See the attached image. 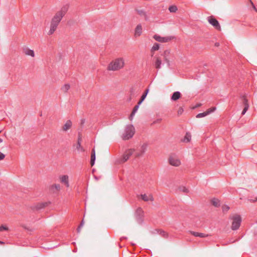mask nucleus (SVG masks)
I'll list each match as a JSON object with an SVG mask.
<instances>
[{"mask_svg":"<svg viewBox=\"0 0 257 257\" xmlns=\"http://www.w3.org/2000/svg\"><path fill=\"white\" fill-rule=\"evenodd\" d=\"M51 190H53L54 192L55 191H54V189L56 191H58L59 190H60V185L59 184H54L52 186H51Z\"/></svg>","mask_w":257,"mask_h":257,"instance_id":"obj_27","label":"nucleus"},{"mask_svg":"<svg viewBox=\"0 0 257 257\" xmlns=\"http://www.w3.org/2000/svg\"><path fill=\"white\" fill-rule=\"evenodd\" d=\"M141 197L142 200H143L145 201H148L149 200L153 201V198L152 195H147L146 194H141Z\"/></svg>","mask_w":257,"mask_h":257,"instance_id":"obj_14","label":"nucleus"},{"mask_svg":"<svg viewBox=\"0 0 257 257\" xmlns=\"http://www.w3.org/2000/svg\"><path fill=\"white\" fill-rule=\"evenodd\" d=\"M135 153H141V152L140 151V150L139 149H138L137 150V151L135 152Z\"/></svg>","mask_w":257,"mask_h":257,"instance_id":"obj_45","label":"nucleus"},{"mask_svg":"<svg viewBox=\"0 0 257 257\" xmlns=\"http://www.w3.org/2000/svg\"><path fill=\"white\" fill-rule=\"evenodd\" d=\"M9 228L7 226L4 225L0 226V231H2L3 230H8Z\"/></svg>","mask_w":257,"mask_h":257,"instance_id":"obj_37","label":"nucleus"},{"mask_svg":"<svg viewBox=\"0 0 257 257\" xmlns=\"http://www.w3.org/2000/svg\"><path fill=\"white\" fill-rule=\"evenodd\" d=\"M142 27L141 24L137 26L135 31V36L136 37H139L142 33Z\"/></svg>","mask_w":257,"mask_h":257,"instance_id":"obj_11","label":"nucleus"},{"mask_svg":"<svg viewBox=\"0 0 257 257\" xmlns=\"http://www.w3.org/2000/svg\"><path fill=\"white\" fill-rule=\"evenodd\" d=\"M208 236H209L208 234H204L203 233H199V237H201V238L206 237H207Z\"/></svg>","mask_w":257,"mask_h":257,"instance_id":"obj_39","label":"nucleus"},{"mask_svg":"<svg viewBox=\"0 0 257 257\" xmlns=\"http://www.w3.org/2000/svg\"><path fill=\"white\" fill-rule=\"evenodd\" d=\"M251 4H252V5H253L252 3H251ZM253 7L254 9V10H256V9H255V7H254V6H253Z\"/></svg>","mask_w":257,"mask_h":257,"instance_id":"obj_50","label":"nucleus"},{"mask_svg":"<svg viewBox=\"0 0 257 257\" xmlns=\"http://www.w3.org/2000/svg\"><path fill=\"white\" fill-rule=\"evenodd\" d=\"M72 126V122L70 120H68L62 127V130L64 132L67 131Z\"/></svg>","mask_w":257,"mask_h":257,"instance_id":"obj_13","label":"nucleus"},{"mask_svg":"<svg viewBox=\"0 0 257 257\" xmlns=\"http://www.w3.org/2000/svg\"><path fill=\"white\" fill-rule=\"evenodd\" d=\"M234 241H231L230 243L234 242Z\"/></svg>","mask_w":257,"mask_h":257,"instance_id":"obj_52","label":"nucleus"},{"mask_svg":"<svg viewBox=\"0 0 257 257\" xmlns=\"http://www.w3.org/2000/svg\"><path fill=\"white\" fill-rule=\"evenodd\" d=\"M137 93L138 91H136L135 88H132L130 91V98L128 100L131 101L133 98L136 97Z\"/></svg>","mask_w":257,"mask_h":257,"instance_id":"obj_15","label":"nucleus"},{"mask_svg":"<svg viewBox=\"0 0 257 257\" xmlns=\"http://www.w3.org/2000/svg\"><path fill=\"white\" fill-rule=\"evenodd\" d=\"M149 91V89L148 88H147L145 90L144 93L142 95L140 100L139 101V105H140L143 102V101L145 100Z\"/></svg>","mask_w":257,"mask_h":257,"instance_id":"obj_21","label":"nucleus"},{"mask_svg":"<svg viewBox=\"0 0 257 257\" xmlns=\"http://www.w3.org/2000/svg\"><path fill=\"white\" fill-rule=\"evenodd\" d=\"M69 88L70 85L69 84H65L63 87H62V90L64 92H66L69 90Z\"/></svg>","mask_w":257,"mask_h":257,"instance_id":"obj_33","label":"nucleus"},{"mask_svg":"<svg viewBox=\"0 0 257 257\" xmlns=\"http://www.w3.org/2000/svg\"><path fill=\"white\" fill-rule=\"evenodd\" d=\"M124 65L123 58H117L112 60L108 65L107 69L110 71H117L122 69Z\"/></svg>","mask_w":257,"mask_h":257,"instance_id":"obj_2","label":"nucleus"},{"mask_svg":"<svg viewBox=\"0 0 257 257\" xmlns=\"http://www.w3.org/2000/svg\"><path fill=\"white\" fill-rule=\"evenodd\" d=\"M136 217L138 223L142 224L144 221V216H136Z\"/></svg>","mask_w":257,"mask_h":257,"instance_id":"obj_28","label":"nucleus"},{"mask_svg":"<svg viewBox=\"0 0 257 257\" xmlns=\"http://www.w3.org/2000/svg\"><path fill=\"white\" fill-rule=\"evenodd\" d=\"M179 190L180 191H182L184 193H188V190L187 188H186L184 186H181L179 188Z\"/></svg>","mask_w":257,"mask_h":257,"instance_id":"obj_34","label":"nucleus"},{"mask_svg":"<svg viewBox=\"0 0 257 257\" xmlns=\"http://www.w3.org/2000/svg\"><path fill=\"white\" fill-rule=\"evenodd\" d=\"M83 123H84V119H82L81 120V124H83Z\"/></svg>","mask_w":257,"mask_h":257,"instance_id":"obj_46","label":"nucleus"},{"mask_svg":"<svg viewBox=\"0 0 257 257\" xmlns=\"http://www.w3.org/2000/svg\"><path fill=\"white\" fill-rule=\"evenodd\" d=\"M24 53L27 55L31 56L33 57L35 56V53L33 50H31L28 48H25L23 50Z\"/></svg>","mask_w":257,"mask_h":257,"instance_id":"obj_16","label":"nucleus"},{"mask_svg":"<svg viewBox=\"0 0 257 257\" xmlns=\"http://www.w3.org/2000/svg\"><path fill=\"white\" fill-rule=\"evenodd\" d=\"M60 179L61 183L64 184L67 187H69L68 176L67 175L62 176L60 177Z\"/></svg>","mask_w":257,"mask_h":257,"instance_id":"obj_12","label":"nucleus"},{"mask_svg":"<svg viewBox=\"0 0 257 257\" xmlns=\"http://www.w3.org/2000/svg\"><path fill=\"white\" fill-rule=\"evenodd\" d=\"M68 5H65L61 8L60 11L57 12L55 14L51 22L50 30L48 33L49 35H52L56 31L62 18L67 13L68 10Z\"/></svg>","mask_w":257,"mask_h":257,"instance_id":"obj_1","label":"nucleus"},{"mask_svg":"<svg viewBox=\"0 0 257 257\" xmlns=\"http://www.w3.org/2000/svg\"><path fill=\"white\" fill-rule=\"evenodd\" d=\"M138 12L140 15H142V14H144V12L142 10L138 11Z\"/></svg>","mask_w":257,"mask_h":257,"instance_id":"obj_43","label":"nucleus"},{"mask_svg":"<svg viewBox=\"0 0 257 257\" xmlns=\"http://www.w3.org/2000/svg\"><path fill=\"white\" fill-rule=\"evenodd\" d=\"M76 149L78 151H83L84 150L81 146V143L79 141H77V144L76 146Z\"/></svg>","mask_w":257,"mask_h":257,"instance_id":"obj_32","label":"nucleus"},{"mask_svg":"<svg viewBox=\"0 0 257 257\" xmlns=\"http://www.w3.org/2000/svg\"><path fill=\"white\" fill-rule=\"evenodd\" d=\"M78 141H79L81 143V137L80 134H79Z\"/></svg>","mask_w":257,"mask_h":257,"instance_id":"obj_44","label":"nucleus"},{"mask_svg":"<svg viewBox=\"0 0 257 257\" xmlns=\"http://www.w3.org/2000/svg\"><path fill=\"white\" fill-rule=\"evenodd\" d=\"M136 216H144V211L141 208H139L137 209Z\"/></svg>","mask_w":257,"mask_h":257,"instance_id":"obj_26","label":"nucleus"},{"mask_svg":"<svg viewBox=\"0 0 257 257\" xmlns=\"http://www.w3.org/2000/svg\"><path fill=\"white\" fill-rule=\"evenodd\" d=\"M135 151L136 150L133 149H130L126 150L122 157L118 160V163L122 164L127 161Z\"/></svg>","mask_w":257,"mask_h":257,"instance_id":"obj_5","label":"nucleus"},{"mask_svg":"<svg viewBox=\"0 0 257 257\" xmlns=\"http://www.w3.org/2000/svg\"><path fill=\"white\" fill-rule=\"evenodd\" d=\"M230 218L232 220L231 229L233 230H236L239 228L241 222L240 215L235 214L233 215Z\"/></svg>","mask_w":257,"mask_h":257,"instance_id":"obj_4","label":"nucleus"},{"mask_svg":"<svg viewBox=\"0 0 257 257\" xmlns=\"http://www.w3.org/2000/svg\"><path fill=\"white\" fill-rule=\"evenodd\" d=\"M248 201L250 202H254L255 201H257V197H255L254 199H248Z\"/></svg>","mask_w":257,"mask_h":257,"instance_id":"obj_41","label":"nucleus"},{"mask_svg":"<svg viewBox=\"0 0 257 257\" xmlns=\"http://www.w3.org/2000/svg\"><path fill=\"white\" fill-rule=\"evenodd\" d=\"M159 47H160V46H159V44L155 43L152 48L151 51H155L158 50L159 49Z\"/></svg>","mask_w":257,"mask_h":257,"instance_id":"obj_30","label":"nucleus"},{"mask_svg":"<svg viewBox=\"0 0 257 257\" xmlns=\"http://www.w3.org/2000/svg\"><path fill=\"white\" fill-rule=\"evenodd\" d=\"M170 164L174 166H179L181 164V162L178 157L175 154H172L169 159Z\"/></svg>","mask_w":257,"mask_h":257,"instance_id":"obj_6","label":"nucleus"},{"mask_svg":"<svg viewBox=\"0 0 257 257\" xmlns=\"http://www.w3.org/2000/svg\"><path fill=\"white\" fill-rule=\"evenodd\" d=\"M2 142H3V140L1 138H0V143H2Z\"/></svg>","mask_w":257,"mask_h":257,"instance_id":"obj_49","label":"nucleus"},{"mask_svg":"<svg viewBox=\"0 0 257 257\" xmlns=\"http://www.w3.org/2000/svg\"><path fill=\"white\" fill-rule=\"evenodd\" d=\"M95 161V152L94 149H93L91 151V160H90V164L91 166H93L94 165Z\"/></svg>","mask_w":257,"mask_h":257,"instance_id":"obj_19","label":"nucleus"},{"mask_svg":"<svg viewBox=\"0 0 257 257\" xmlns=\"http://www.w3.org/2000/svg\"><path fill=\"white\" fill-rule=\"evenodd\" d=\"M147 148V144H144L143 145H142L141 146L140 148L139 149V150L141 152V153H135V157L136 158H139V157L142 156L145 153V152H146Z\"/></svg>","mask_w":257,"mask_h":257,"instance_id":"obj_9","label":"nucleus"},{"mask_svg":"<svg viewBox=\"0 0 257 257\" xmlns=\"http://www.w3.org/2000/svg\"><path fill=\"white\" fill-rule=\"evenodd\" d=\"M191 139V135L189 133H186L183 141L186 143L189 142Z\"/></svg>","mask_w":257,"mask_h":257,"instance_id":"obj_25","label":"nucleus"},{"mask_svg":"<svg viewBox=\"0 0 257 257\" xmlns=\"http://www.w3.org/2000/svg\"><path fill=\"white\" fill-rule=\"evenodd\" d=\"M0 244H4V242L2 241H0Z\"/></svg>","mask_w":257,"mask_h":257,"instance_id":"obj_47","label":"nucleus"},{"mask_svg":"<svg viewBox=\"0 0 257 257\" xmlns=\"http://www.w3.org/2000/svg\"><path fill=\"white\" fill-rule=\"evenodd\" d=\"M161 64L162 61L161 59L158 57L156 58V60L155 62V67H156V68L157 69H160L161 67Z\"/></svg>","mask_w":257,"mask_h":257,"instance_id":"obj_22","label":"nucleus"},{"mask_svg":"<svg viewBox=\"0 0 257 257\" xmlns=\"http://www.w3.org/2000/svg\"><path fill=\"white\" fill-rule=\"evenodd\" d=\"M139 106H140V105H139V102H138V104L136 105L134 107V108L133 109V111H132V113H131V115H130V116L129 117V118H130V119L131 120H132L133 118V117H134V115H135L136 113L137 112V111H138V109L139 108Z\"/></svg>","mask_w":257,"mask_h":257,"instance_id":"obj_17","label":"nucleus"},{"mask_svg":"<svg viewBox=\"0 0 257 257\" xmlns=\"http://www.w3.org/2000/svg\"><path fill=\"white\" fill-rule=\"evenodd\" d=\"M153 38H154V39L156 41H158L159 42H161V43L167 42L172 39L171 37H162L158 35H155L153 36Z\"/></svg>","mask_w":257,"mask_h":257,"instance_id":"obj_8","label":"nucleus"},{"mask_svg":"<svg viewBox=\"0 0 257 257\" xmlns=\"http://www.w3.org/2000/svg\"><path fill=\"white\" fill-rule=\"evenodd\" d=\"M242 99L243 104L244 105V108L241 112V114L244 115L249 108V104L248 103V101L244 95L242 96Z\"/></svg>","mask_w":257,"mask_h":257,"instance_id":"obj_10","label":"nucleus"},{"mask_svg":"<svg viewBox=\"0 0 257 257\" xmlns=\"http://www.w3.org/2000/svg\"><path fill=\"white\" fill-rule=\"evenodd\" d=\"M189 232L193 235V236L195 237H199V232L193 231H190Z\"/></svg>","mask_w":257,"mask_h":257,"instance_id":"obj_36","label":"nucleus"},{"mask_svg":"<svg viewBox=\"0 0 257 257\" xmlns=\"http://www.w3.org/2000/svg\"><path fill=\"white\" fill-rule=\"evenodd\" d=\"M48 204V203L47 202H42V203H39L37 204L36 206V210H39L43 208L45 206H47Z\"/></svg>","mask_w":257,"mask_h":257,"instance_id":"obj_23","label":"nucleus"},{"mask_svg":"<svg viewBox=\"0 0 257 257\" xmlns=\"http://www.w3.org/2000/svg\"><path fill=\"white\" fill-rule=\"evenodd\" d=\"M83 224H84V222H83V221L82 220V222H81L80 225L78 226V227L77 229L78 232H79L80 231L81 228V227L83 226Z\"/></svg>","mask_w":257,"mask_h":257,"instance_id":"obj_40","label":"nucleus"},{"mask_svg":"<svg viewBox=\"0 0 257 257\" xmlns=\"http://www.w3.org/2000/svg\"><path fill=\"white\" fill-rule=\"evenodd\" d=\"M208 21L209 23L212 25L215 29L217 30L220 29V25L218 21L214 18L213 17L210 16L208 17Z\"/></svg>","mask_w":257,"mask_h":257,"instance_id":"obj_7","label":"nucleus"},{"mask_svg":"<svg viewBox=\"0 0 257 257\" xmlns=\"http://www.w3.org/2000/svg\"><path fill=\"white\" fill-rule=\"evenodd\" d=\"M5 157V155L0 152V160H3Z\"/></svg>","mask_w":257,"mask_h":257,"instance_id":"obj_42","label":"nucleus"},{"mask_svg":"<svg viewBox=\"0 0 257 257\" xmlns=\"http://www.w3.org/2000/svg\"><path fill=\"white\" fill-rule=\"evenodd\" d=\"M135 134V128L132 125H128L125 127L124 132L122 136L124 140H127L132 138Z\"/></svg>","mask_w":257,"mask_h":257,"instance_id":"obj_3","label":"nucleus"},{"mask_svg":"<svg viewBox=\"0 0 257 257\" xmlns=\"http://www.w3.org/2000/svg\"><path fill=\"white\" fill-rule=\"evenodd\" d=\"M181 96V93L179 91H176L174 92L171 97V99L174 101H176L179 99Z\"/></svg>","mask_w":257,"mask_h":257,"instance_id":"obj_18","label":"nucleus"},{"mask_svg":"<svg viewBox=\"0 0 257 257\" xmlns=\"http://www.w3.org/2000/svg\"><path fill=\"white\" fill-rule=\"evenodd\" d=\"M215 46H219V43H215Z\"/></svg>","mask_w":257,"mask_h":257,"instance_id":"obj_48","label":"nucleus"},{"mask_svg":"<svg viewBox=\"0 0 257 257\" xmlns=\"http://www.w3.org/2000/svg\"><path fill=\"white\" fill-rule=\"evenodd\" d=\"M208 114V112H207V111H205V112H204L198 113L196 115V117L197 118L203 117H204V116H206Z\"/></svg>","mask_w":257,"mask_h":257,"instance_id":"obj_31","label":"nucleus"},{"mask_svg":"<svg viewBox=\"0 0 257 257\" xmlns=\"http://www.w3.org/2000/svg\"><path fill=\"white\" fill-rule=\"evenodd\" d=\"M212 204L215 207H218L220 205V201L218 199L213 198L211 201Z\"/></svg>","mask_w":257,"mask_h":257,"instance_id":"obj_24","label":"nucleus"},{"mask_svg":"<svg viewBox=\"0 0 257 257\" xmlns=\"http://www.w3.org/2000/svg\"><path fill=\"white\" fill-rule=\"evenodd\" d=\"M167 52H168L167 51H165L164 52L165 54H166Z\"/></svg>","mask_w":257,"mask_h":257,"instance_id":"obj_51","label":"nucleus"},{"mask_svg":"<svg viewBox=\"0 0 257 257\" xmlns=\"http://www.w3.org/2000/svg\"><path fill=\"white\" fill-rule=\"evenodd\" d=\"M154 231H155L154 233L156 232L157 233L159 234L160 235H161L162 236L164 237V238H167L168 236V233L163 230L156 229L154 230Z\"/></svg>","mask_w":257,"mask_h":257,"instance_id":"obj_20","label":"nucleus"},{"mask_svg":"<svg viewBox=\"0 0 257 257\" xmlns=\"http://www.w3.org/2000/svg\"><path fill=\"white\" fill-rule=\"evenodd\" d=\"M215 109H216V107H213L210 108H209L206 111H207V112H208V114H209V113L214 111Z\"/></svg>","mask_w":257,"mask_h":257,"instance_id":"obj_38","label":"nucleus"},{"mask_svg":"<svg viewBox=\"0 0 257 257\" xmlns=\"http://www.w3.org/2000/svg\"><path fill=\"white\" fill-rule=\"evenodd\" d=\"M169 10L171 13H175L177 10V8L176 6H171L169 7Z\"/></svg>","mask_w":257,"mask_h":257,"instance_id":"obj_29","label":"nucleus"},{"mask_svg":"<svg viewBox=\"0 0 257 257\" xmlns=\"http://www.w3.org/2000/svg\"><path fill=\"white\" fill-rule=\"evenodd\" d=\"M223 212H227L229 209V207L227 205H224L222 207Z\"/></svg>","mask_w":257,"mask_h":257,"instance_id":"obj_35","label":"nucleus"}]
</instances>
